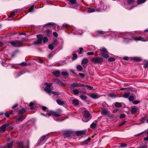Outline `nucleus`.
<instances>
[{
	"mask_svg": "<svg viewBox=\"0 0 148 148\" xmlns=\"http://www.w3.org/2000/svg\"><path fill=\"white\" fill-rule=\"evenodd\" d=\"M144 32L146 33L144 35V36L147 37L144 38L143 37H136V34L129 33H125L124 37H123V41L126 43H127L133 40L141 41L146 42L148 41V28L144 31Z\"/></svg>",
	"mask_w": 148,
	"mask_h": 148,
	"instance_id": "obj_1",
	"label": "nucleus"
},
{
	"mask_svg": "<svg viewBox=\"0 0 148 148\" xmlns=\"http://www.w3.org/2000/svg\"><path fill=\"white\" fill-rule=\"evenodd\" d=\"M62 29H65L68 34L72 33L74 35H81L83 32L81 30H76V29L73 26H71L66 23L63 24L62 27Z\"/></svg>",
	"mask_w": 148,
	"mask_h": 148,
	"instance_id": "obj_2",
	"label": "nucleus"
},
{
	"mask_svg": "<svg viewBox=\"0 0 148 148\" xmlns=\"http://www.w3.org/2000/svg\"><path fill=\"white\" fill-rule=\"evenodd\" d=\"M108 33H109V35L110 36H116V37L117 36L118 38H119L120 37L119 35H122L124 36V34H125V33L116 32L114 31L104 32L101 30H97L94 33L95 35H94L92 33L91 34V35L93 37H95V36H99L100 35Z\"/></svg>",
	"mask_w": 148,
	"mask_h": 148,
	"instance_id": "obj_3",
	"label": "nucleus"
},
{
	"mask_svg": "<svg viewBox=\"0 0 148 148\" xmlns=\"http://www.w3.org/2000/svg\"><path fill=\"white\" fill-rule=\"evenodd\" d=\"M84 118L82 119L83 121L84 122H87L91 119L92 117L89 112L87 110L84 111L83 113Z\"/></svg>",
	"mask_w": 148,
	"mask_h": 148,
	"instance_id": "obj_4",
	"label": "nucleus"
},
{
	"mask_svg": "<svg viewBox=\"0 0 148 148\" xmlns=\"http://www.w3.org/2000/svg\"><path fill=\"white\" fill-rule=\"evenodd\" d=\"M47 115L49 116L52 115L53 116V118L54 119L58 122H60L62 121L58 119V117L60 116V115L58 114L57 112L52 110L50 111L47 114Z\"/></svg>",
	"mask_w": 148,
	"mask_h": 148,
	"instance_id": "obj_5",
	"label": "nucleus"
},
{
	"mask_svg": "<svg viewBox=\"0 0 148 148\" xmlns=\"http://www.w3.org/2000/svg\"><path fill=\"white\" fill-rule=\"evenodd\" d=\"M103 60V58L101 57H93L91 60V61L94 64H100L102 62Z\"/></svg>",
	"mask_w": 148,
	"mask_h": 148,
	"instance_id": "obj_6",
	"label": "nucleus"
},
{
	"mask_svg": "<svg viewBox=\"0 0 148 148\" xmlns=\"http://www.w3.org/2000/svg\"><path fill=\"white\" fill-rule=\"evenodd\" d=\"M52 84H53V83H48L47 82H45L44 84V85L46 86L44 88V90L49 95H51V86Z\"/></svg>",
	"mask_w": 148,
	"mask_h": 148,
	"instance_id": "obj_7",
	"label": "nucleus"
},
{
	"mask_svg": "<svg viewBox=\"0 0 148 148\" xmlns=\"http://www.w3.org/2000/svg\"><path fill=\"white\" fill-rule=\"evenodd\" d=\"M47 135H44L42 136L39 139L38 143L39 145H41L45 143L48 139L47 137Z\"/></svg>",
	"mask_w": 148,
	"mask_h": 148,
	"instance_id": "obj_8",
	"label": "nucleus"
},
{
	"mask_svg": "<svg viewBox=\"0 0 148 148\" xmlns=\"http://www.w3.org/2000/svg\"><path fill=\"white\" fill-rule=\"evenodd\" d=\"M101 54L102 56L105 58H107L109 57V55L105 53H108L107 49L105 48H102L100 49Z\"/></svg>",
	"mask_w": 148,
	"mask_h": 148,
	"instance_id": "obj_9",
	"label": "nucleus"
},
{
	"mask_svg": "<svg viewBox=\"0 0 148 148\" xmlns=\"http://www.w3.org/2000/svg\"><path fill=\"white\" fill-rule=\"evenodd\" d=\"M23 40H15V41H12L10 42V43L13 46L15 47H17L19 46V45L23 43L24 42Z\"/></svg>",
	"mask_w": 148,
	"mask_h": 148,
	"instance_id": "obj_10",
	"label": "nucleus"
},
{
	"mask_svg": "<svg viewBox=\"0 0 148 148\" xmlns=\"http://www.w3.org/2000/svg\"><path fill=\"white\" fill-rule=\"evenodd\" d=\"M71 86L73 88H74L75 87L79 86H86L88 88H90L91 87L87 85H85L84 84H82L80 83H73L71 85Z\"/></svg>",
	"mask_w": 148,
	"mask_h": 148,
	"instance_id": "obj_11",
	"label": "nucleus"
},
{
	"mask_svg": "<svg viewBox=\"0 0 148 148\" xmlns=\"http://www.w3.org/2000/svg\"><path fill=\"white\" fill-rule=\"evenodd\" d=\"M53 81L55 83L62 86H65L66 85L60 80L58 78H53L52 79Z\"/></svg>",
	"mask_w": 148,
	"mask_h": 148,
	"instance_id": "obj_12",
	"label": "nucleus"
},
{
	"mask_svg": "<svg viewBox=\"0 0 148 148\" xmlns=\"http://www.w3.org/2000/svg\"><path fill=\"white\" fill-rule=\"evenodd\" d=\"M25 118L24 115H19L14 118V119L16 122L18 123L23 121Z\"/></svg>",
	"mask_w": 148,
	"mask_h": 148,
	"instance_id": "obj_13",
	"label": "nucleus"
},
{
	"mask_svg": "<svg viewBox=\"0 0 148 148\" xmlns=\"http://www.w3.org/2000/svg\"><path fill=\"white\" fill-rule=\"evenodd\" d=\"M10 124L8 123H5L2 125L0 127V132L3 133L6 130V127L9 125Z\"/></svg>",
	"mask_w": 148,
	"mask_h": 148,
	"instance_id": "obj_14",
	"label": "nucleus"
},
{
	"mask_svg": "<svg viewBox=\"0 0 148 148\" xmlns=\"http://www.w3.org/2000/svg\"><path fill=\"white\" fill-rule=\"evenodd\" d=\"M102 111L101 112V114L105 116H109L110 114V112L106 110V108L103 107V108H101Z\"/></svg>",
	"mask_w": 148,
	"mask_h": 148,
	"instance_id": "obj_15",
	"label": "nucleus"
},
{
	"mask_svg": "<svg viewBox=\"0 0 148 148\" xmlns=\"http://www.w3.org/2000/svg\"><path fill=\"white\" fill-rule=\"evenodd\" d=\"M68 1L70 2L69 3V5L70 7L72 8H74V7H71V5H74L75 7H77L78 6V4H77L76 2V0H67Z\"/></svg>",
	"mask_w": 148,
	"mask_h": 148,
	"instance_id": "obj_16",
	"label": "nucleus"
},
{
	"mask_svg": "<svg viewBox=\"0 0 148 148\" xmlns=\"http://www.w3.org/2000/svg\"><path fill=\"white\" fill-rule=\"evenodd\" d=\"M90 97L93 99H97L99 98L100 96L96 93H92L90 95Z\"/></svg>",
	"mask_w": 148,
	"mask_h": 148,
	"instance_id": "obj_17",
	"label": "nucleus"
},
{
	"mask_svg": "<svg viewBox=\"0 0 148 148\" xmlns=\"http://www.w3.org/2000/svg\"><path fill=\"white\" fill-rule=\"evenodd\" d=\"M85 133V131L82 130L77 131L75 132V134L77 136H81L84 134Z\"/></svg>",
	"mask_w": 148,
	"mask_h": 148,
	"instance_id": "obj_18",
	"label": "nucleus"
},
{
	"mask_svg": "<svg viewBox=\"0 0 148 148\" xmlns=\"http://www.w3.org/2000/svg\"><path fill=\"white\" fill-rule=\"evenodd\" d=\"M98 123L97 120L95 121L90 125V127L92 129H95L96 125H97V123Z\"/></svg>",
	"mask_w": 148,
	"mask_h": 148,
	"instance_id": "obj_19",
	"label": "nucleus"
},
{
	"mask_svg": "<svg viewBox=\"0 0 148 148\" xmlns=\"http://www.w3.org/2000/svg\"><path fill=\"white\" fill-rule=\"evenodd\" d=\"M88 62V60L86 58L82 60V61L81 64L83 67H85V66L84 65L86 64Z\"/></svg>",
	"mask_w": 148,
	"mask_h": 148,
	"instance_id": "obj_20",
	"label": "nucleus"
},
{
	"mask_svg": "<svg viewBox=\"0 0 148 148\" xmlns=\"http://www.w3.org/2000/svg\"><path fill=\"white\" fill-rule=\"evenodd\" d=\"M91 139L90 138H88L86 140L81 142V144L83 145H86L88 144V142Z\"/></svg>",
	"mask_w": 148,
	"mask_h": 148,
	"instance_id": "obj_21",
	"label": "nucleus"
},
{
	"mask_svg": "<svg viewBox=\"0 0 148 148\" xmlns=\"http://www.w3.org/2000/svg\"><path fill=\"white\" fill-rule=\"evenodd\" d=\"M53 74L56 77H59L60 76V72L59 71L57 70L53 71Z\"/></svg>",
	"mask_w": 148,
	"mask_h": 148,
	"instance_id": "obj_22",
	"label": "nucleus"
},
{
	"mask_svg": "<svg viewBox=\"0 0 148 148\" xmlns=\"http://www.w3.org/2000/svg\"><path fill=\"white\" fill-rule=\"evenodd\" d=\"M23 74L21 71L16 72L14 73V75L16 78H17L21 76Z\"/></svg>",
	"mask_w": 148,
	"mask_h": 148,
	"instance_id": "obj_23",
	"label": "nucleus"
},
{
	"mask_svg": "<svg viewBox=\"0 0 148 148\" xmlns=\"http://www.w3.org/2000/svg\"><path fill=\"white\" fill-rule=\"evenodd\" d=\"M17 145L19 148H24V145L23 142L21 141L17 143Z\"/></svg>",
	"mask_w": 148,
	"mask_h": 148,
	"instance_id": "obj_24",
	"label": "nucleus"
},
{
	"mask_svg": "<svg viewBox=\"0 0 148 148\" xmlns=\"http://www.w3.org/2000/svg\"><path fill=\"white\" fill-rule=\"evenodd\" d=\"M72 102L73 104L76 106H77L79 104L78 100L76 99L73 100L72 101Z\"/></svg>",
	"mask_w": 148,
	"mask_h": 148,
	"instance_id": "obj_25",
	"label": "nucleus"
},
{
	"mask_svg": "<svg viewBox=\"0 0 148 148\" xmlns=\"http://www.w3.org/2000/svg\"><path fill=\"white\" fill-rule=\"evenodd\" d=\"M26 111L25 109L23 108L18 111V114L20 115H22L24 114Z\"/></svg>",
	"mask_w": 148,
	"mask_h": 148,
	"instance_id": "obj_26",
	"label": "nucleus"
},
{
	"mask_svg": "<svg viewBox=\"0 0 148 148\" xmlns=\"http://www.w3.org/2000/svg\"><path fill=\"white\" fill-rule=\"evenodd\" d=\"M71 92L75 95H77L79 93V91L78 89H76L73 90Z\"/></svg>",
	"mask_w": 148,
	"mask_h": 148,
	"instance_id": "obj_27",
	"label": "nucleus"
},
{
	"mask_svg": "<svg viewBox=\"0 0 148 148\" xmlns=\"http://www.w3.org/2000/svg\"><path fill=\"white\" fill-rule=\"evenodd\" d=\"M54 46H57L59 43L56 39H54L51 43Z\"/></svg>",
	"mask_w": 148,
	"mask_h": 148,
	"instance_id": "obj_28",
	"label": "nucleus"
},
{
	"mask_svg": "<svg viewBox=\"0 0 148 148\" xmlns=\"http://www.w3.org/2000/svg\"><path fill=\"white\" fill-rule=\"evenodd\" d=\"M137 110V109L135 107L132 108L131 109V112L132 114H134L136 112Z\"/></svg>",
	"mask_w": 148,
	"mask_h": 148,
	"instance_id": "obj_29",
	"label": "nucleus"
},
{
	"mask_svg": "<svg viewBox=\"0 0 148 148\" xmlns=\"http://www.w3.org/2000/svg\"><path fill=\"white\" fill-rule=\"evenodd\" d=\"M130 95V93L129 92H127V93H125L123 95V97L127 98H128Z\"/></svg>",
	"mask_w": 148,
	"mask_h": 148,
	"instance_id": "obj_30",
	"label": "nucleus"
},
{
	"mask_svg": "<svg viewBox=\"0 0 148 148\" xmlns=\"http://www.w3.org/2000/svg\"><path fill=\"white\" fill-rule=\"evenodd\" d=\"M57 103L60 105H63L64 104V103L62 101H61L60 99H57L56 100Z\"/></svg>",
	"mask_w": 148,
	"mask_h": 148,
	"instance_id": "obj_31",
	"label": "nucleus"
},
{
	"mask_svg": "<svg viewBox=\"0 0 148 148\" xmlns=\"http://www.w3.org/2000/svg\"><path fill=\"white\" fill-rule=\"evenodd\" d=\"M95 11V9L93 8H89L88 9L87 12L88 13H90Z\"/></svg>",
	"mask_w": 148,
	"mask_h": 148,
	"instance_id": "obj_32",
	"label": "nucleus"
},
{
	"mask_svg": "<svg viewBox=\"0 0 148 148\" xmlns=\"http://www.w3.org/2000/svg\"><path fill=\"white\" fill-rule=\"evenodd\" d=\"M135 61L139 62L141 60V59L139 57H134L132 58Z\"/></svg>",
	"mask_w": 148,
	"mask_h": 148,
	"instance_id": "obj_33",
	"label": "nucleus"
},
{
	"mask_svg": "<svg viewBox=\"0 0 148 148\" xmlns=\"http://www.w3.org/2000/svg\"><path fill=\"white\" fill-rule=\"evenodd\" d=\"M76 68L77 69V70L79 71H81L83 69L82 66L81 65H77L76 66Z\"/></svg>",
	"mask_w": 148,
	"mask_h": 148,
	"instance_id": "obj_34",
	"label": "nucleus"
},
{
	"mask_svg": "<svg viewBox=\"0 0 148 148\" xmlns=\"http://www.w3.org/2000/svg\"><path fill=\"white\" fill-rule=\"evenodd\" d=\"M121 104V103L116 102L115 103L114 105L116 107L120 108L122 107V106Z\"/></svg>",
	"mask_w": 148,
	"mask_h": 148,
	"instance_id": "obj_35",
	"label": "nucleus"
},
{
	"mask_svg": "<svg viewBox=\"0 0 148 148\" xmlns=\"http://www.w3.org/2000/svg\"><path fill=\"white\" fill-rule=\"evenodd\" d=\"M42 40L40 39H38L37 41L34 42V45H38L40 44L42 42Z\"/></svg>",
	"mask_w": 148,
	"mask_h": 148,
	"instance_id": "obj_36",
	"label": "nucleus"
},
{
	"mask_svg": "<svg viewBox=\"0 0 148 148\" xmlns=\"http://www.w3.org/2000/svg\"><path fill=\"white\" fill-rule=\"evenodd\" d=\"M5 65H7V66H9V68H8V69H9L10 68H14V64H6L5 63Z\"/></svg>",
	"mask_w": 148,
	"mask_h": 148,
	"instance_id": "obj_37",
	"label": "nucleus"
},
{
	"mask_svg": "<svg viewBox=\"0 0 148 148\" xmlns=\"http://www.w3.org/2000/svg\"><path fill=\"white\" fill-rule=\"evenodd\" d=\"M80 97L83 100H86L87 98V97L86 96L83 95H80Z\"/></svg>",
	"mask_w": 148,
	"mask_h": 148,
	"instance_id": "obj_38",
	"label": "nucleus"
},
{
	"mask_svg": "<svg viewBox=\"0 0 148 148\" xmlns=\"http://www.w3.org/2000/svg\"><path fill=\"white\" fill-rule=\"evenodd\" d=\"M147 116H145L144 117H142L140 119V121L142 123H143L145 122V121L146 120Z\"/></svg>",
	"mask_w": 148,
	"mask_h": 148,
	"instance_id": "obj_39",
	"label": "nucleus"
},
{
	"mask_svg": "<svg viewBox=\"0 0 148 148\" xmlns=\"http://www.w3.org/2000/svg\"><path fill=\"white\" fill-rule=\"evenodd\" d=\"M101 8L102 11L105 10L107 9V6L104 5L103 4H101Z\"/></svg>",
	"mask_w": 148,
	"mask_h": 148,
	"instance_id": "obj_40",
	"label": "nucleus"
},
{
	"mask_svg": "<svg viewBox=\"0 0 148 148\" xmlns=\"http://www.w3.org/2000/svg\"><path fill=\"white\" fill-rule=\"evenodd\" d=\"M128 99L130 101H132L134 100V97L132 95L130 96L129 97Z\"/></svg>",
	"mask_w": 148,
	"mask_h": 148,
	"instance_id": "obj_41",
	"label": "nucleus"
},
{
	"mask_svg": "<svg viewBox=\"0 0 148 148\" xmlns=\"http://www.w3.org/2000/svg\"><path fill=\"white\" fill-rule=\"evenodd\" d=\"M146 0H137V2L138 4H141L144 3Z\"/></svg>",
	"mask_w": 148,
	"mask_h": 148,
	"instance_id": "obj_42",
	"label": "nucleus"
},
{
	"mask_svg": "<svg viewBox=\"0 0 148 148\" xmlns=\"http://www.w3.org/2000/svg\"><path fill=\"white\" fill-rule=\"evenodd\" d=\"M37 38H38V39H40L41 40H42L43 36L42 35H37L36 36Z\"/></svg>",
	"mask_w": 148,
	"mask_h": 148,
	"instance_id": "obj_43",
	"label": "nucleus"
},
{
	"mask_svg": "<svg viewBox=\"0 0 148 148\" xmlns=\"http://www.w3.org/2000/svg\"><path fill=\"white\" fill-rule=\"evenodd\" d=\"M73 131L70 130H68L64 131H63V134L65 135L66 134H68L69 133V132H72Z\"/></svg>",
	"mask_w": 148,
	"mask_h": 148,
	"instance_id": "obj_44",
	"label": "nucleus"
},
{
	"mask_svg": "<svg viewBox=\"0 0 148 148\" xmlns=\"http://www.w3.org/2000/svg\"><path fill=\"white\" fill-rule=\"evenodd\" d=\"M56 24L54 23H53V22H50V23H47L45 25H44V26H46L48 25H55Z\"/></svg>",
	"mask_w": 148,
	"mask_h": 148,
	"instance_id": "obj_45",
	"label": "nucleus"
},
{
	"mask_svg": "<svg viewBox=\"0 0 148 148\" xmlns=\"http://www.w3.org/2000/svg\"><path fill=\"white\" fill-rule=\"evenodd\" d=\"M18 64L22 66H25L27 65V64L25 62H23L19 64Z\"/></svg>",
	"mask_w": 148,
	"mask_h": 148,
	"instance_id": "obj_46",
	"label": "nucleus"
},
{
	"mask_svg": "<svg viewBox=\"0 0 148 148\" xmlns=\"http://www.w3.org/2000/svg\"><path fill=\"white\" fill-rule=\"evenodd\" d=\"M13 144V141L11 142L10 143L8 144L7 145V147L8 148H11Z\"/></svg>",
	"mask_w": 148,
	"mask_h": 148,
	"instance_id": "obj_47",
	"label": "nucleus"
},
{
	"mask_svg": "<svg viewBox=\"0 0 148 148\" xmlns=\"http://www.w3.org/2000/svg\"><path fill=\"white\" fill-rule=\"evenodd\" d=\"M51 93H52L53 94L59 95H60V93L57 92H56L53 91H51Z\"/></svg>",
	"mask_w": 148,
	"mask_h": 148,
	"instance_id": "obj_48",
	"label": "nucleus"
},
{
	"mask_svg": "<svg viewBox=\"0 0 148 148\" xmlns=\"http://www.w3.org/2000/svg\"><path fill=\"white\" fill-rule=\"evenodd\" d=\"M61 74L62 75L64 76H67L69 75V74L65 71H62L61 73Z\"/></svg>",
	"mask_w": 148,
	"mask_h": 148,
	"instance_id": "obj_49",
	"label": "nucleus"
},
{
	"mask_svg": "<svg viewBox=\"0 0 148 148\" xmlns=\"http://www.w3.org/2000/svg\"><path fill=\"white\" fill-rule=\"evenodd\" d=\"M64 136L65 138H67L69 139L71 138V136L69 133L66 134L64 135Z\"/></svg>",
	"mask_w": 148,
	"mask_h": 148,
	"instance_id": "obj_50",
	"label": "nucleus"
},
{
	"mask_svg": "<svg viewBox=\"0 0 148 148\" xmlns=\"http://www.w3.org/2000/svg\"><path fill=\"white\" fill-rule=\"evenodd\" d=\"M120 145L121 147H125L127 146V144L123 143H120Z\"/></svg>",
	"mask_w": 148,
	"mask_h": 148,
	"instance_id": "obj_51",
	"label": "nucleus"
},
{
	"mask_svg": "<svg viewBox=\"0 0 148 148\" xmlns=\"http://www.w3.org/2000/svg\"><path fill=\"white\" fill-rule=\"evenodd\" d=\"M34 5H33L31 6L29 8L28 10V11L29 12H32V10H33L34 8Z\"/></svg>",
	"mask_w": 148,
	"mask_h": 148,
	"instance_id": "obj_52",
	"label": "nucleus"
},
{
	"mask_svg": "<svg viewBox=\"0 0 148 148\" xmlns=\"http://www.w3.org/2000/svg\"><path fill=\"white\" fill-rule=\"evenodd\" d=\"M108 60L109 62H111L114 61L115 59V58L111 57L108 58Z\"/></svg>",
	"mask_w": 148,
	"mask_h": 148,
	"instance_id": "obj_53",
	"label": "nucleus"
},
{
	"mask_svg": "<svg viewBox=\"0 0 148 148\" xmlns=\"http://www.w3.org/2000/svg\"><path fill=\"white\" fill-rule=\"evenodd\" d=\"M146 130H145V131L140 133H138V134H135V135H134V136H135V137H138V136H140L144 132H145L146 131Z\"/></svg>",
	"mask_w": 148,
	"mask_h": 148,
	"instance_id": "obj_54",
	"label": "nucleus"
},
{
	"mask_svg": "<svg viewBox=\"0 0 148 148\" xmlns=\"http://www.w3.org/2000/svg\"><path fill=\"white\" fill-rule=\"evenodd\" d=\"M102 11H103L101 7L100 8H98L95 9V12H102Z\"/></svg>",
	"mask_w": 148,
	"mask_h": 148,
	"instance_id": "obj_55",
	"label": "nucleus"
},
{
	"mask_svg": "<svg viewBox=\"0 0 148 148\" xmlns=\"http://www.w3.org/2000/svg\"><path fill=\"white\" fill-rule=\"evenodd\" d=\"M54 47V46L51 44H49L48 45L49 48L51 50H53V49Z\"/></svg>",
	"mask_w": 148,
	"mask_h": 148,
	"instance_id": "obj_56",
	"label": "nucleus"
},
{
	"mask_svg": "<svg viewBox=\"0 0 148 148\" xmlns=\"http://www.w3.org/2000/svg\"><path fill=\"white\" fill-rule=\"evenodd\" d=\"M109 96L110 97L112 98H116L117 97V96L114 93L109 94Z\"/></svg>",
	"mask_w": 148,
	"mask_h": 148,
	"instance_id": "obj_57",
	"label": "nucleus"
},
{
	"mask_svg": "<svg viewBox=\"0 0 148 148\" xmlns=\"http://www.w3.org/2000/svg\"><path fill=\"white\" fill-rule=\"evenodd\" d=\"M43 40V42L44 43H46L48 41V39L47 38V37H44L42 39Z\"/></svg>",
	"mask_w": 148,
	"mask_h": 148,
	"instance_id": "obj_58",
	"label": "nucleus"
},
{
	"mask_svg": "<svg viewBox=\"0 0 148 148\" xmlns=\"http://www.w3.org/2000/svg\"><path fill=\"white\" fill-rule=\"evenodd\" d=\"M15 12L14 10L12 11L10 15V16L9 17H12L13 16H14L15 14Z\"/></svg>",
	"mask_w": 148,
	"mask_h": 148,
	"instance_id": "obj_59",
	"label": "nucleus"
},
{
	"mask_svg": "<svg viewBox=\"0 0 148 148\" xmlns=\"http://www.w3.org/2000/svg\"><path fill=\"white\" fill-rule=\"evenodd\" d=\"M143 68L145 69L148 68V60L147 61L146 63L144 64L143 66Z\"/></svg>",
	"mask_w": 148,
	"mask_h": 148,
	"instance_id": "obj_60",
	"label": "nucleus"
},
{
	"mask_svg": "<svg viewBox=\"0 0 148 148\" xmlns=\"http://www.w3.org/2000/svg\"><path fill=\"white\" fill-rule=\"evenodd\" d=\"M134 0H128L127 3L129 4L134 3Z\"/></svg>",
	"mask_w": 148,
	"mask_h": 148,
	"instance_id": "obj_61",
	"label": "nucleus"
},
{
	"mask_svg": "<svg viewBox=\"0 0 148 148\" xmlns=\"http://www.w3.org/2000/svg\"><path fill=\"white\" fill-rule=\"evenodd\" d=\"M34 103H30L29 104V106L31 107L30 108V109L32 110H33V109L34 108L33 107V106L34 105Z\"/></svg>",
	"mask_w": 148,
	"mask_h": 148,
	"instance_id": "obj_62",
	"label": "nucleus"
},
{
	"mask_svg": "<svg viewBox=\"0 0 148 148\" xmlns=\"http://www.w3.org/2000/svg\"><path fill=\"white\" fill-rule=\"evenodd\" d=\"M5 115V116L8 117L9 118L10 117V114L7 112H6L4 113Z\"/></svg>",
	"mask_w": 148,
	"mask_h": 148,
	"instance_id": "obj_63",
	"label": "nucleus"
},
{
	"mask_svg": "<svg viewBox=\"0 0 148 148\" xmlns=\"http://www.w3.org/2000/svg\"><path fill=\"white\" fill-rule=\"evenodd\" d=\"M73 57L72 59L73 60H75L77 57V55L76 53H73Z\"/></svg>",
	"mask_w": 148,
	"mask_h": 148,
	"instance_id": "obj_64",
	"label": "nucleus"
}]
</instances>
